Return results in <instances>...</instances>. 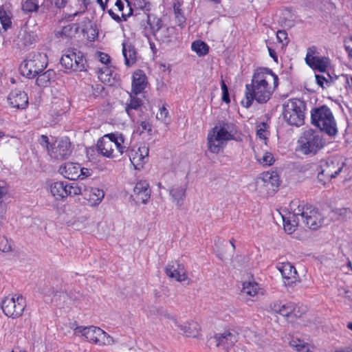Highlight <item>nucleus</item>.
<instances>
[{"mask_svg":"<svg viewBox=\"0 0 352 352\" xmlns=\"http://www.w3.org/2000/svg\"><path fill=\"white\" fill-rule=\"evenodd\" d=\"M278 76L272 70H257L253 75L252 83L245 86V98L241 102L243 106L250 107L254 100L258 103L267 102L278 86Z\"/></svg>","mask_w":352,"mask_h":352,"instance_id":"f257e3e1","label":"nucleus"},{"mask_svg":"<svg viewBox=\"0 0 352 352\" xmlns=\"http://www.w3.org/2000/svg\"><path fill=\"white\" fill-rule=\"evenodd\" d=\"M289 208L299 216L305 226L311 230H317L324 223V215L315 206L304 204L302 201L295 199L290 202Z\"/></svg>","mask_w":352,"mask_h":352,"instance_id":"f03ea898","label":"nucleus"},{"mask_svg":"<svg viewBox=\"0 0 352 352\" xmlns=\"http://www.w3.org/2000/svg\"><path fill=\"white\" fill-rule=\"evenodd\" d=\"M232 138L231 126L228 124L215 126L208 134V151L212 153H219L222 151L227 142Z\"/></svg>","mask_w":352,"mask_h":352,"instance_id":"7ed1b4c3","label":"nucleus"},{"mask_svg":"<svg viewBox=\"0 0 352 352\" xmlns=\"http://www.w3.org/2000/svg\"><path fill=\"white\" fill-rule=\"evenodd\" d=\"M311 116L312 124L321 131L329 135H334L337 133V124L334 116L328 107L323 105L313 109Z\"/></svg>","mask_w":352,"mask_h":352,"instance_id":"20e7f679","label":"nucleus"},{"mask_svg":"<svg viewBox=\"0 0 352 352\" xmlns=\"http://www.w3.org/2000/svg\"><path fill=\"white\" fill-rule=\"evenodd\" d=\"M283 108V118L289 124L296 126L303 124L305 105L302 100L296 98L288 100Z\"/></svg>","mask_w":352,"mask_h":352,"instance_id":"39448f33","label":"nucleus"},{"mask_svg":"<svg viewBox=\"0 0 352 352\" xmlns=\"http://www.w3.org/2000/svg\"><path fill=\"white\" fill-rule=\"evenodd\" d=\"M298 143L299 151L305 155H315L324 145L320 133L311 129L303 132Z\"/></svg>","mask_w":352,"mask_h":352,"instance_id":"423d86ee","label":"nucleus"},{"mask_svg":"<svg viewBox=\"0 0 352 352\" xmlns=\"http://www.w3.org/2000/svg\"><path fill=\"white\" fill-rule=\"evenodd\" d=\"M47 66V56L42 53H31L21 65L23 76L33 78L41 73Z\"/></svg>","mask_w":352,"mask_h":352,"instance_id":"0eeeda50","label":"nucleus"},{"mask_svg":"<svg viewBox=\"0 0 352 352\" xmlns=\"http://www.w3.org/2000/svg\"><path fill=\"white\" fill-rule=\"evenodd\" d=\"M76 331L79 336L84 337L87 341L100 346L112 345L115 342L113 337L96 326L76 328Z\"/></svg>","mask_w":352,"mask_h":352,"instance_id":"6e6552de","label":"nucleus"},{"mask_svg":"<svg viewBox=\"0 0 352 352\" xmlns=\"http://www.w3.org/2000/svg\"><path fill=\"white\" fill-rule=\"evenodd\" d=\"M344 164L340 162L337 158L322 160L318 168V182L324 186L333 178L340 174L343 168Z\"/></svg>","mask_w":352,"mask_h":352,"instance_id":"1a4fd4ad","label":"nucleus"},{"mask_svg":"<svg viewBox=\"0 0 352 352\" xmlns=\"http://www.w3.org/2000/svg\"><path fill=\"white\" fill-rule=\"evenodd\" d=\"M25 299L21 295L14 294L5 298L2 302V310L9 317L21 316L25 308Z\"/></svg>","mask_w":352,"mask_h":352,"instance_id":"9d476101","label":"nucleus"},{"mask_svg":"<svg viewBox=\"0 0 352 352\" xmlns=\"http://www.w3.org/2000/svg\"><path fill=\"white\" fill-rule=\"evenodd\" d=\"M85 58L74 49L66 50L60 58V64L69 71H82L85 67Z\"/></svg>","mask_w":352,"mask_h":352,"instance_id":"9b49d317","label":"nucleus"},{"mask_svg":"<svg viewBox=\"0 0 352 352\" xmlns=\"http://www.w3.org/2000/svg\"><path fill=\"white\" fill-rule=\"evenodd\" d=\"M305 60L309 67L321 72H324L329 65V58L320 56L317 48L314 46L307 50Z\"/></svg>","mask_w":352,"mask_h":352,"instance_id":"f8f14e48","label":"nucleus"},{"mask_svg":"<svg viewBox=\"0 0 352 352\" xmlns=\"http://www.w3.org/2000/svg\"><path fill=\"white\" fill-rule=\"evenodd\" d=\"M280 180L276 172H264L257 179L256 184L260 188H263L267 194L274 193L278 190Z\"/></svg>","mask_w":352,"mask_h":352,"instance_id":"ddd939ff","label":"nucleus"},{"mask_svg":"<svg viewBox=\"0 0 352 352\" xmlns=\"http://www.w3.org/2000/svg\"><path fill=\"white\" fill-rule=\"evenodd\" d=\"M72 153L71 144L68 138H63L56 140L48 149L49 155L54 159L63 160L67 159Z\"/></svg>","mask_w":352,"mask_h":352,"instance_id":"4468645a","label":"nucleus"},{"mask_svg":"<svg viewBox=\"0 0 352 352\" xmlns=\"http://www.w3.org/2000/svg\"><path fill=\"white\" fill-rule=\"evenodd\" d=\"M149 148L145 144L133 147L128 152L131 163L135 170H141L148 159Z\"/></svg>","mask_w":352,"mask_h":352,"instance_id":"2eb2a0df","label":"nucleus"},{"mask_svg":"<svg viewBox=\"0 0 352 352\" xmlns=\"http://www.w3.org/2000/svg\"><path fill=\"white\" fill-rule=\"evenodd\" d=\"M271 309L285 317H300L301 313L298 306L292 302L276 301L271 305Z\"/></svg>","mask_w":352,"mask_h":352,"instance_id":"dca6fc26","label":"nucleus"},{"mask_svg":"<svg viewBox=\"0 0 352 352\" xmlns=\"http://www.w3.org/2000/svg\"><path fill=\"white\" fill-rule=\"evenodd\" d=\"M239 335L234 330H225L222 333H217L213 340L217 347L228 351L238 341Z\"/></svg>","mask_w":352,"mask_h":352,"instance_id":"f3484780","label":"nucleus"},{"mask_svg":"<svg viewBox=\"0 0 352 352\" xmlns=\"http://www.w3.org/2000/svg\"><path fill=\"white\" fill-rule=\"evenodd\" d=\"M176 330L184 336L197 338L199 336L201 327L199 324L193 320H181Z\"/></svg>","mask_w":352,"mask_h":352,"instance_id":"a211bd4d","label":"nucleus"},{"mask_svg":"<svg viewBox=\"0 0 352 352\" xmlns=\"http://www.w3.org/2000/svg\"><path fill=\"white\" fill-rule=\"evenodd\" d=\"M166 275L178 282H183L187 279L186 270L182 264L172 261L167 264L165 268Z\"/></svg>","mask_w":352,"mask_h":352,"instance_id":"6ab92c4d","label":"nucleus"},{"mask_svg":"<svg viewBox=\"0 0 352 352\" xmlns=\"http://www.w3.org/2000/svg\"><path fill=\"white\" fill-rule=\"evenodd\" d=\"M104 197L103 190L96 187L86 186L83 195V199L87 204L91 207L98 206Z\"/></svg>","mask_w":352,"mask_h":352,"instance_id":"aec40b11","label":"nucleus"},{"mask_svg":"<svg viewBox=\"0 0 352 352\" xmlns=\"http://www.w3.org/2000/svg\"><path fill=\"white\" fill-rule=\"evenodd\" d=\"M132 197L137 203L146 204L151 197L148 183L146 181H140L136 183Z\"/></svg>","mask_w":352,"mask_h":352,"instance_id":"412c9836","label":"nucleus"},{"mask_svg":"<svg viewBox=\"0 0 352 352\" xmlns=\"http://www.w3.org/2000/svg\"><path fill=\"white\" fill-rule=\"evenodd\" d=\"M8 102L13 108L25 109L28 104V98L24 91L14 89L9 94Z\"/></svg>","mask_w":352,"mask_h":352,"instance_id":"4be33fe9","label":"nucleus"},{"mask_svg":"<svg viewBox=\"0 0 352 352\" xmlns=\"http://www.w3.org/2000/svg\"><path fill=\"white\" fill-rule=\"evenodd\" d=\"M278 270L284 279L285 285L292 286L297 281V271L289 263H283Z\"/></svg>","mask_w":352,"mask_h":352,"instance_id":"5701e85b","label":"nucleus"},{"mask_svg":"<svg viewBox=\"0 0 352 352\" xmlns=\"http://www.w3.org/2000/svg\"><path fill=\"white\" fill-rule=\"evenodd\" d=\"M58 171L65 178L75 180L80 177V166L76 163L67 162L60 166Z\"/></svg>","mask_w":352,"mask_h":352,"instance_id":"b1692460","label":"nucleus"},{"mask_svg":"<svg viewBox=\"0 0 352 352\" xmlns=\"http://www.w3.org/2000/svg\"><path fill=\"white\" fill-rule=\"evenodd\" d=\"M110 138L111 148L114 150L117 155L121 156L127 148L124 135L118 132L108 134Z\"/></svg>","mask_w":352,"mask_h":352,"instance_id":"393cba45","label":"nucleus"},{"mask_svg":"<svg viewBox=\"0 0 352 352\" xmlns=\"http://www.w3.org/2000/svg\"><path fill=\"white\" fill-rule=\"evenodd\" d=\"M48 190L56 200H63L67 197V182L65 181L52 182L48 186Z\"/></svg>","mask_w":352,"mask_h":352,"instance_id":"a878e982","label":"nucleus"},{"mask_svg":"<svg viewBox=\"0 0 352 352\" xmlns=\"http://www.w3.org/2000/svg\"><path fill=\"white\" fill-rule=\"evenodd\" d=\"M147 80L144 72L142 70H137L133 74L131 93L138 95L140 94L146 87Z\"/></svg>","mask_w":352,"mask_h":352,"instance_id":"bb28decb","label":"nucleus"},{"mask_svg":"<svg viewBox=\"0 0 352 352\" xmlns=\"http://www.w3.org/2000/svg\"><path fill=\"white\" fill-rule=\"evenodd\" d=\"M110 138L108 134L104 135L101 139L98 141L97 148L98 152L103 156L109 158H114L119 157L118 155L114 152V150L111 148Z\"/></svg>","mask_w":352,"mask_h":352,"instance_id":"cd10ccee","label":"nucleus"},{"mask_svg":"<svg viewBox=\"0 0 352 352\" xmlns=\"http://www.w3.org/2000/svg\"><path fill=\"white\" fill-rule=\"evenodd\" d=\"M157 41L164 43H168L173 41L176 38V32L174 27H165L162 28L157 32L155 36Z\"/></svg>","mask_w":352,"mask_h":352,"instance_id":"c85d7f7f","label":"nucleus"},{"mask_svg":"<svg viewBox=\"0 0 352 352\" xmlns=\"http://www.w3.org/2000/svg\"><path fill=\"white\" fill-rule=\"evenodd\" d=\"M122 54L124 57L125 65L131 66L136 62L137 52L134 46L128 42L122 43Z\"/></svg>","mask_w":352,"mask_h":352,"instance_id":"c756f323","label":"nucleus"},{"mask_svg":"<svg viewBox=\"0 0 352 352\" xmlns=\"http://www.w3.org/2000/svg\"><path fill=\"white\" fill-rule=\"evenodd\" d=\"M299 216L290 210L288 217L283 216L284 230L288 234L293 233L299 224Z\"/></svg>","mask_w":352,"mask_h":352,"instance_id":"7c9ffc66","label":"nucleus"},{"mask_svg":"<svg viewBox=\"0 0 352 352\" xmlns=\"http://www.w3.org/2000/svg\"><path fill=\"white\" fill-rule=\"evenodd\" d=\"M288 344L291 348L297 352L314 351V346L309 343L305 342L304 340L294 336L291 337Z\"/></svg>","mask_w":352,"mask_h":352,"instance_id":"2f4dec72","label":"nucleus"},{"mask_svg":"<svg viewBox=\"0 0 352 352\" xmlns=\"http://www.w3.org/2000/svg\"><path fill=\"white\" fill-rule=\"evenodd\" d=\"M186 188L184 186L175 184L169 190V194L173 202L177 206H181L185 197Z\"/></svg>","mask_w":352,"mask_h":352,"instance_id":"473e14b6","label":"nucleus"},{"mask_svg":"<svg viewBox=\"0 0 352 352\" xmlns=\"http://www.w3.org/2000/svg\"><path fill=\"white\" fill-rule=\"evenodd\" d=\"M146 24L145 26V31L148 28L151 33L155 36L157 32L162 28V21L160 18L154 15L148 14L146 16Z\"/></svg>","mask_w":352,"mask_h":352,"instance_id":"72a5a7b5","label":"nucleus"},{"mask_svg":"<svg viewBox=\"0 0 352 352\" xmlns=\"http://www.w3.org/2000/svg\"><path fill=\"white\" fill-rule=\"evenodd\" d=\"M173 10L175 23L181 28H184L186 25V17L182 9V3L179 1L174 3Z\"/></svg>","mask_w":352,"mask_h":352,"instance_id":"f704fd0d","label":"nucleus"},{"mask_svg":"<svg viewBox=\"0 0 352 352\" xmlns=\"http://www.w3.org/2000/svg\"><path fill=\"white\" fill-rule=\"evenodd\" d=\"M254 157L263 166H270L275 162L273 154L267 151H265L262 154L256 153Z\"/></svg>","mask_w":352,"mask_h":352,"instance_id":"c9c22d12","label":"nucleus"},{"mask_svg":"<svg viewBox=\"0 0 352 352\" xmlns=\"http://www.w3.org/2000/svg\"><path fill=\"white\" fill-rule=\"evenodd\" d=\"M115 5L118 11L121 12L123 21H126L127 17L132 14L133 10L131 8L130 3L128 1H122L121 0H117Z\"/></svg>","mask_w":352,"mask_h":352,"instance_id":"e433bc0d","label":"nucleus"},{"mask_svg":"<svg viewBox=\"0 0 352 352\" xmlns=\"http://www.w3.org/2000/svg\"><path fill=\"white\" fill-rule=\"evenodd\" d=\"M142 105V101L140 98H137L136 96H132V93L130 94V99L129 102H126L125 107V111L127 114L130 116L132 115L133 110H140Z\"/></svg>","mask_w":352,"mask_h":352,"instance_id":"4c0bfd02","label":"nucleus"},{"mask_svg":"<svg viewBox=\"0 0 352 352\" xmlns=\"http://www.w3.org/2000/svg\"><path fill=\"white\" fill-rule=\"evenodd\" d=\"M260 287L254 281H247L243 284L242 292L250 297H254L258 294Z\"/></svg>","mask_w":352,"mask_h":352,"instance_id":"58836bf2","label":"nucleus"},{"mask_svg":"<svg viewBox=\"0 0 352 352\" xmlns=\"http://www.w3.org/2000/svg\"><path fill=\"white\" fill-rule=\"evenodd\" d=\"M191 49L199 56H204L208 53L209 47L204 41L197 40L192 43Z\"/></svg>","mask_w":352,"mask_h":352,"instance_id":"ea45409f","label":"nucleus"},{"mask_svg":"<svg viewBox=\"0 0 352 352\" xmlns=\"http://www.w3.org/2000/svg\"><path fill=\"white\" fill-rule=\"evenodd\" d=\"M85 188L86 186L85 185H78L77 184H69L67 182V197L76 195H82L83 197Z\"/></svg>","mask_w":352,"mask_h":352,"instance_id":"a19ab883","label":"nucleus"},{"mask_svg":"<svg viewBox=\"0 0 352 352\" xmlns=\"http://www.w3.org/2000/svg\"><path fill=\"white\" fill-rule=\"evenodd\" d=\"M52 74L53 72L50 70H47L41 74H39L37 75L38 77L36 80V85L41 87H47L50 84Z\"/></svg>","mask_w":352,"mask_h":352,"instance_id":"79ce46f5","label":"nucleus"},{"mask_svg":"<svg viewBox=\"0 0 352 352\" xmlns=\"http://www.w3.org/2000/svg\"><path fill=\"white\" fill-rule=\"evenodd\" d=\"M0 21L3 28L6 30L11 27V14L0 7Z\"/></svg>","mask_w":352,"mask_h":352,"instance_id":"37998d69","label":"nucleus"},{"mask_svg":"<svg viewBox=\"0 0 352 352\" xmlns=\"http://www.w3.org/2000/svg\"><path fill=\"white\" fill-rule=\"evenodd\" d=\"M38 8V0H25L22 3V10L25 13L37 12Z\"/></svg>","mask_w":352,"mask_h":352,"instance_id":"c03bdc74","label":"nucleus"},{"mask_svg":"<svg viewBox=\"0 0 352 352\" xmlns=\"http://www.w3.org/2000/svg\"><path fill=\"white\" fill-rule=\"evenodd\" d=\"M67 295L63 292H56L52 298V302L56 306H62L67 300Z\"/></svg>","mask_w":352,"mask_h":352,"instance_id":"a18cd8bd","label":"nucleus"},{"mask_svg":"<svg viewBox=\"0 0 352 352\" xmlns=\"http://www.w3.org/2000/svg\"><path fill=\"white\" fill-rule=\"evenodd\" d=\"M162 316L171 327H173V326H175L176 328H177L181 321V320L178 318L175 314L167 311L164 312L162 314Z\"/></svg>","mask_w":352,"mask_h":352,"instance_id":"49530a36","label":"nucleus"},{"mask_svg":"<svg viewBox=\"0 0 352 352\" xmlns=\"http://www.w3.org/2000/svg\"><path fill=\"white\" fill-rule=\"evenodd\" d=\"M328 76V78H326L324 75L322 74H316L315 75V78H316V83L321 87H322L323 89L327 87H329L330 85H331V77L329 75H327Z\"/></svg>","mask_w":352,"mask_h":352,"instance_id":"de8ad7c7","label":"nucleus"},{"mask_svg":"<svg viewBox=\"0 0 352 352\" xmlns=\"http://www.w3.org/2000/svg\"><path fill=\"white\" fill-rule=\"evenodd\" d=\"M23 39L25 45H30L33 44L36 40V35L33 32H28L24 30L23 33Z\"/></svg>","mask_w":352,"mask_h":352,"instance_id":"09e8293b","label":"nucleus"},{"mask_svg":"<svg viewBox=\"0 0 352 352\" xmlns=\"http://www.w3.org/2000/svg\"><path fill=\"white\" fill-rule=\"evenodd\" d=\"M8 192V187L6 182L0 180V208L6 207L3 204V198L6 196Z\"/></svg>","mask_w":352,"mask_h":352,"instance_id":"8fccbe9b","label":"nucleus"},{"mask_svg":"<svg viewBox=\"0 0 352 352\" xmlns=\"http://www.w3.org/2000/svg\"><path fill=\"white\" fill-rule=\"evenodd\" d=\"M12 250V245L8 239L3 235L0 234V251L8 252Z\"/></svg>","mask_w":352,"mask_h":352,"instance_id":"3c124183","label":"nucleus"},{"mask_svg":"<svg viewBox=\"0 0 352 352\" xmlns=\"http://www.w3.org/2000/svg\"><path fill=\"white\" fill-rule=\"evenodd\" d=\"M140 133H142L144 132H147L148 134L151 133L152 131V126L151 124L146 120H144L140 122V128H139Z\"/></svg>","mask_w":352,"mask_h":352,"instance_id":"603ef678","label":"nucleus"},{"mask_svg":"<svg viewBox=\"0 0 352 352\" xmlns=\"http://www.w3.org/2000/svg\"><path fill=\"white\" fill-rule=\"evenodd\" d=\"M168 115V111L167 109L162 106L159 109V112L156 114V118L159 120L165 121L166 118Z\"/></svg>","mask_w":352,"mask_h":352,"instance_id":"864d4df0","label":"nucleus"},{"mask_svg":"<svg viewBox=\"0 0 352 352\" xmlns=\"http://www.w3.org/2000/svg\"><path fill=\"white\" fill-rule=\"evenodd\" d=\"M266 124L262 123L257 126L256 135L261 140H265Z\"/></svg>","mask_w":352,"mask_h":352,"instance_id":"5fc2aeb1","label":"nucleus"},{"mask_svg":"<svg viewBox=\"0 0 352 352\" xmlns=\"http://www.w3.org/2000/svg\"><path fill=\"white\" fill-rule=\"evenodd\" d=\"M278 41L283 45L287 43V34L285 30H278L276 33Z\"/></svg>","mask_w":352,"mask_h":352,"instance_id":"6e6d98bb","label":"nucleus"},{"mask_svg":"<svg viewBox=\"0 0 352 352\" xmlns=\"http://www.w3.org/2000/svg\"><path fill=\"white\" fill-rule=\"evenodd\" d=\"M38 142L44 148H45L47 151L48 149H50V143H49V139L47 136L45 135H41V137L38 139Z\"/></svg>","mask_w":352,"mask_h":352,"instance_id":"4d7b16f0","label":"nucleus"},{"mask_svg":"<svg viewBox=\"0 0 352 352\" xmlns=\"http://www.w3.org/2000/svg\"><path fill=\"white\" fill-rule=\"evenodd\" d=\"M92 173L93 171L91 169L80 167V177H78V179H84L91 176L92 175Z\"/></svg>","mask_w":352,"mask_h":352,"instance_id":"13d9d810","label":"nucleus"},{"mask_svg":"<svg viewBox=\"0 0 352 352\" xmlns=\"http://www.w3.org/2000/svg\"><path fill=\"white\" fill-rule=\"evenodd\" d=\"M72 29L73 27L72 25H67L66 26H64L60 32V34L62 36H69L70 34L72 32Z\"/></svg>","mask_w":352,"mask_h":352,"instance_id":"bf43d9fd","label":"nucleus"},{"mask_svg":"<svg viewBox=\"0 0 352 352\" xmlns=\"http://www.w3.org/2000/svg\"><path fill=\"white\" fill-rule=\"evenodd\" d=\"M98 58L102 63L105 65L109 63L110 61L109 56L107 54L102 52L98 53Z\"/></svg>","mask_w":352,"mask_h":352,"instance_id":"052dcab7","label":"nucleus"},{"mask_svg":"<svg viewBox=\"0 0 352 352\" xmlns=\"http://www.w3.org/2000/svg\"><path fill=\"white\" fill-rule=\"evenodd\" d=\"M51 1L57 8H59L64 7L67 3V0H51Z\"/></svg>","mask_w":352,"mask_h":352,"instance_id":"680f3d73","label":"nucleus"},{"mask_svg":"<svg viewBox=\"0 0 352 352\" xmlns=\"http://www.w3.org/2000/svg\"><path fill=\"white\" fill-rule=\"evenodd\" d=\"M109 14L117 22L123 21L122 16H120L118 14H115L112 10H109Z\"/></svg>","mask_w":352,"mask_h":352,"instance_id":"e2e57ef3","label":"nucleus"},{"mask_svg":"<svg viewBox=\"0 0 352 352\" xmlns=\"http://www.w3.org/2000/svg\"><path fill=\"white\" fill-rule=\"evenodd\" d=\"M334 352H352V346L340 348Z\"/></svg>","mask_w":352,"mask_h":352,"instance_id":"0e129e2a","label":"nucleus"},{"mask_svg":"<svg viewBox=\"0 0 352 352\" xmlns=\"http://www.w3.org/2000/svg\"><path fill=\"white\" fill-rule=\"evenodd\" d=\"M69 327L70 329H73L74 331V334L77 336H80L76 331V328L83 327L82 326H78L76 322H69Z\"/></svg>","mask_w":352,"mask_h":352,"instance_id":"69168bd1","label":"nucleus"},{"mask_svg":"<svg viewBox=\"0 0 352 352\" xmlns=\"http://www.w3.org/2000/svg\"><path fill=\"white\" fill-rule=\"evenodd\" d=\"M344 77L346 78V83L347 86L352 88V76L346 75Z\"/></svg>","mask_w":352,"mask_h":352,"instance_id":"338daca9","label":"nucleus"},{"mask_svg":"<svg viewBox=\"0 0 352 352\" xmlns=\"http://www.w3.org/2000/svg\"><path fill=\"white\" fill-rule=\"evenodd\" d=\"M222 100L226 103L230 102V98H229V94L228 91L227 92H223L222 95Z\"/></svg>","mask_w":352,"mask_h":352,"instance_id":"774afa93","label":"nucleus"}]
</instances>
